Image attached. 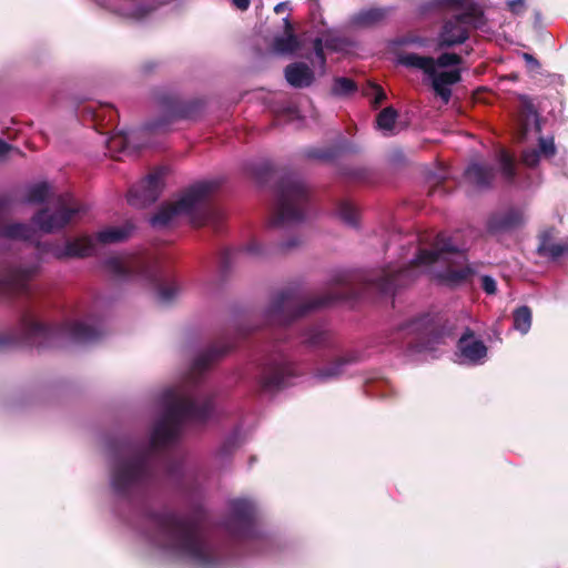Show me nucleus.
Instances as JSON below:
<instances>
[{
  "instance_id": "1",
  "label": "nucleus",
  "mask_w": 568,
  "mask_h": 568,
  "mask_svg": "<svg viewBox=\"0 0 568 568\" xmlns=\"http://www.w3.org/2000/svg\"><path fill=\"white\" fill-rule=\"evenodd\" d=\"M232 348L230 343L210 346L196 356L185 383L160 393V416L148 442L129 438L109 442L110 487L118 498L132 500L141 496L160 469L173 479L182 477V462L169 458L162 450L174 445L187 426L203 425L213 417L215 393L200 387L199 376Z\"/></svg>"
},
{
  "instance_id": "2",
  "label": "nucleus",
  "mask_w": 568,
  "mask_h": 568,
  "mask_svg": "<svg viewBox=\"0 0 568 568\" xmlns=\"http://www.w3.org/2000/svg\"><path fill=\"white\" fill-rule=\"evenodd\" d=\"M256 516L253 499H231L223 523L231 539L227 545L209 538L197 516L170 509L145 510L139 531L152 548L165 556L185 560L196 568H227L241 555L273 550L274 538L260 527Z\"/></svg>"
},
{
  "instance_id": "3",
  "label": "nucleus",
  "mask_w": 568,
  "mask_h": 568,
  "mask_svg": "<svg viewBox=\"0 0 568 568\" xmlns=\"http://www.w3.org/2000/svg\"><path fill=\"white\" fill-rule=\"evenodd\" d=\"M466 261L464 250L454 245L450 237L438 234L432 250H415L412 258L406 254L396 264L389 265L378 276L369 280V285L388 295L423 272H428L443 282L458 284L474 273V268L465 264Z\"/></svg>"
},
{
  "instance_id": "4",
  "label": "nucleus",
  "mask_w": 568,
  "mask_h": 568,
  "mask_svg": "<svg viewBox=\"0 0 568 568\" xmlns=\"http://www.w3.org/2000/svg\"><path fill=\"white\" fill-rule=\"evenodd\" d=\"M101 335L100 320L84 308L68 312L54 326L27 310L14 327L0 332V351L18 346L38 349L65 347L94 342Z\"/></svg>"
},
{
  "instance_id": "5",
  "label": "nucleus",
  "mask_w": 568,
  "mask_h": 568,
  "mask_svg": "<svg viewBox=\"0 0 568 568\" xmlns=\"http://www.w3.org/2000/svg\"><path fill=\"white\" fill-rule=\"evenodd\" d=\"M45 254L57 260L87 257L94 254L92 236H82L64 244L39 243L33 252L13 262L0 264V295L29 296L33 292L32 281L40 274Z\"/></svg>"
},
{
  "instance_id": "6",
  "label": "nucleus",
  "mask_w": 568,
  "mask_h": 568,
  "mask_svg": "<svg viewBox=\"0 0 568 568\" xmlns=\"http://www.w3.org/2000/svg\"><path fill=\"white\" fill-rule=\"evenodd\" d=\"M349 275L341 273L332 280L329 292L325 295L306 301L296 288H286L275 293L264 312L265 322L280 327L336 302L344 301L352 293Z\"/></svg>"
},
{
  "instance_id": "7",
  "label": "nucleus",
  "mask_w": 568,
  "mask_h": 568,
  "mask_svg": "<svg viewBox=\"0 0 568 568\" xmlns=\"http://www.w3.org/2000/svg\"><path fill=\"white\" fill-rule=\"evenodd\" d=\"M108 274L118 282H138L153 288L160 303H172L181 292L174 280H170L156 261L133 255H113L104 263Z\"/></svg>"
},
{
  "instance_id": "8",
  "label": "nucleus",
  "mask_w": 568,
  "mask_h": 568,
  "mask_svg": "<svg viewBox=\"0 0 568 568\" xmlns=\"http://www.w3.org/2000/svg\"><path fill=\"white\" fill-rule=\"evenodd\" d=\"M217 187L214 181H201L186 189L175 203L164 204L150 219L153 227L162 229L172 224L176 217L189 216L194 224L206 223L210 210L206 207L207 200Z\"/></svg>"
},
{
  "instance_id": "9",
  "label": "nucleus",
  "mask_w": 568,
  "mask_h": 568,
  "mask_svg": "<svg viewBox=\"0 0 568 568\" xmlns=\"http://www.w3.org/2000/svg\"><path fill=\"white\" fill-rule=\"evenodd\" d=\"M275 196L276 204L272 219L274 226L293 227L305 221L308 190L298 175H283L276 185Z\"/></svg>"
},
{
  "instance_id": "10",
  "label": "nucleus",
  "mask_w": 568,
  "mask_h": 568,
  "mask_svg": "<svg viewBox=\"0 0 568 568\" xmlns=\"http://www.w3.org/2000/svg\"><path fill=\"white\" fill-rule=\"evenodd\" d=\"M438 2L459 11L444 23L437 38L439 49L464 43L468 39V27L480 28L484 24V11L474 0H438Z\"/></svg>"
},
{
  "instance_id": "11",
  "label": "nucleus",
  "mask_w": 568,
  "mask_h": 568,
  "mask_svg": "<svg viewBox=\"0 0 568 568\" xmlns=\"http://www.w3.org/2000/svg\"><path fill=\"white\" fill-rule=\"evenodd\" d=\"M438 328L435 317L426 314L402 324L398 334L406 339L409 353H424L434 351L435 345L443 343L444 334Z\"/></svg>"
},
{
  "instance_id": "12",
  "label": "nucleus",
  "mask_w": 568,
  "mask_h": 568,
  "mask_svg": "<svg viewBox=\"0 0 568 568\" xmlns=\"http://www.w3.org/2000/svg\"><path fill=\"white\" fill-rule=\"evenodd\" d=\"M398 62L408 68L422 70L432 80V88L447 104L452 97L450 87L460 81V71L458 69L449 71H437L435 59L419 55L417 53H404L398 57Z\"/></svg>"
},
{
  "instance_id": "13",
  "label": "nucleus",
  "mask_w": 568,
  "mask_h": 568,
  "mask_svg": "<svg viewBox=\"0 0 568 568\" xmlns=\"http://www.w3.org/2000/svg\"><path fill=\"white\" fill-rule=\"evenodd\" d=\"M81 211V206L69 193H62L50 201V205L37 212L32 222L44 233H53L68 225Z\"/></svg>"
},
{
  "instance_id": "14",
  "label": "nucleus",
  "mask_w": 568,
  "mask_h": 568,
  "mask_svg": "<svg viewBox=\"0 0 568 568\" xmlns=\"http://www.w3.org/2000/svg\"><path fill=\"white\" fill-rule=\"evenodd\" d=\"M297 377L295 365L282 351L270 355L263 365L257 383L262 392L273 394L291 386Z\"/></svg>"
},
{
  "instance_id": "15",
  "label": "nucleus",
  "mask_w": 568,
  "mask_h": 568,
  "mask_svg": "<svg viewBox=\"0 0 568 568\" xmlns=\"http://www.w3.org/2000/svg\"><path fill=\"white\" fill-rule=\"evenodd\" d=\"M163 186L164 171L158 170L130 189L128 203L134 207L149 206L159 199Z\"/></svg>"
},
{
  "instance_id": "16",
  "label": "nucleus",
  "mask_w": 568,
  "mask_h": 568,
  "mask_svg": "<svg viewBox=\"0 0 568 568\" xmlns=\"http://www.w3.org/2000/svg\"><path fill=\"white\" fill-rule=\"evenodd\" d=\"M516 130L519 139L525 140L530 132L540 133V120L532 101L520 97L517 104Z\"/></svg>"
},
{
  "instance_id": "17",
  "label": "nucleus",
  "mask_w": 568,
  "mask_h": 568,
  "mask_svg": "<svg viewBox=\"0 0 568 568\" xmlns=\"http://www.w3.org/2000/svg\"><path fill=\"white\" fill-rule=\"evenodd\" d=\"M457 348L460 363L478 365L483 364L487 356L486 345L469 328L458 339Z\"/></svg>"
},
{
  "instance_id": "18",
  "label": "nucleus",
  "mask_w": 568,
  "mask_h": 568,
  "mask_svg": "<svg viewBox=\"0 0 568 568\" xmlns=\"http://www.w3.org/2000/svg\"><path fill=\"white\" fill-rule=\"evenodd\" d=\"M104 6L120 16L136 20L144 18L154 9L142 0H110Z\"/></svg>"
},
{
  "instance_id": "19",
  "label": "nucleus",
  "mask_w": 568,
  "mask_h": 568,
  "mask_svg": "<svg viewBox=\"0 0 568 568\" xmlns=\"http://www.w3.org/2000/svg\"><path fill=\"white\" fill-rule=\"evenodd\" d=\"M351 41L345 37H342L336 33H327L323 38H316L314 41V52L315 57L318 60L320 64L323 65L325 63L324 50H329L334 52H344L347 51L348 47H351Z\"/></svg>"
},
{
  "instance_id": "20",
  "label": "nucleus",
  "mask_w": 568,
  "mask_h": 568,
  "mask_svg": "<svg viewBox=\"0 0 568 568\" xmlns=\"http://www.w3.org/2000/svg\"><path fill=\"white\" fill-rule=\"evenodd\" d=\"M494 178L495 170L488 164L471 162L465 171L466 181L478 189L489 187Z\"/></svg>"
},
{
  "instance_id": "21",
  "label": "nucleus",
  "mask_w": 568,
  "mask_h": 568,
  "mask_svg": "<svg viewBox=\"0 0 568 568\" xmlns=\"http://www.w3.org/2000/svg\"><path fill=\"white\" fill-rule=\"evenodd\" d=\"M352 364L351 357H337L321 368H317L313 377L320 383L336 381L342 377Z\"/></svg>"
},
{
  "instance_id": "22",
  "label": "nucleus",
  "mask_w": 568,
  "mask_h": 568,
  "mask_svg": "<svg viewBox=\"0 0 568 568\" xmlns=\"http://www.w3.org/2000/svg\"><path fill=\"white\" fill-rule=\"evenodd\" d=\"M285 79L294 88H305L312 84L314 73L307 64L294 62L285 68Z\"/></svg>"
},
{
  "instance_id": "23",
  "label": "nucleus",
  "mask_w": 568,
  "mask_h": 568,
  "mask_svg": "<svg viewBox=\"0 0 568 568\" xmlns=\"http://www.w3.org/2000/svg\"><path fill=\"white\" fill-rule=\"evenodd\" d=\"M556 152V146L552 138H539V150H526L523 152L521 161L525 165L534 168L538 164L540 154L546 158L552 156Z\"/></svg>"
},
{
  "instance_id": "24",
  "label": "nucleus",
  "mask_w": 568,
  "mask_h": 568,
  "mask_svg": "<svg viewBox=\"0 0 568 568\" xmlns=\"http://www.w3.org/2000/svg\"><path fill=\"white\" fill-rule=\"evenodd\" d=\"M132 232V226L130 224H125L122 226H111L98 232L95 237H92L94 241V252L97 251V243L109 244V243H119L129 237Z\"/></svg>"
},
{
  "instance_id": "25",
  "label": "nucleus",
  "mask_w": 568,
  "mask_h": 568,
  "mask_svg": "<svg viewBox=\"0 0 568 568\" xmlns=\"http://www.w3.org/2000/svg\"><path fill=\"white\" fill-rule=\"evenodd\" d=\"M524 221V214L520 210L511 209L500 215H495L489 221L491 231L509 230L520 225Z\"/></svg>"
},
{
  "instance_id": "26",
  "label": "nucleus",
  "mask_w": 568,
  "mask_h": 568,
  "mask_svg": "<svg viewBox=\"0 0 568 568\" xmlns=\"http://www.w3.org/2000/svg\"><path fill=\"white\" fill-rule=\"evenodd\" d=\"M34 234L31 225L26 223H0V242L6 240H30Z\"/></svg>"
},
{
  "instance_id": "27",
  "label": "nucleus",
  "mask_w": 568,
  "mask_h": 568,
  "mask_svg": "<svg viewBox=\"0 0 568 568\" xmlns=\"http://www.w3.org/2000/svg\"><path fill=\"white\" fill-rule=\"evenodd\" d=\"M302 344L312 349L328 347L329 334L323 326L308 327L302 335Z\"/></svg>"
},
{
  "instance_id": "28",
  "label": "nucleus",
  "mask_w": 568,
  "mask_h": 568,
  "mask_svg": "<svg viewBox=\"0 0 568 568\" xmlns=\"http://www.w3.org/2000/svg\"><path fill=\"white\" fill-rule=\"evenodd\" d=\"M345 150L346 145L344 143L336 146L308 148L305 150V156L322 162H334L342 156Z\"/></svg>"
},
{
  "instance_id": "29",
  "label": "nucleus",
  "mask_w": 568,
  "mask_h": 568,
  "mask_svg": "<svg viewBox=\"0 0 568 568\" xmlns=\"http://www.w3.org/2000/svg\"><path fill=\"white\" fill-rule=\"evenodd\" d=\"M243 439L240 429H234L221 444L215 453L220 462L229 459L233 453L242 445Z\"/></svg>"
},
{
  "instance_id": "30",
  "label": "nucleus",
  "mask_w": 568,
  "mask_h": 568,
  "mask_svg": "<svg viewBox=\"0 0 568 568\" xmlns=\"http://www.w3.org/2000/svg\"><path fill=\"white\" fill-rule=\"evenodd\" d=\"M397 118L398 113L394 108H385L378 113L376 118L377 129L382 131L384 135L395 134Z\"/></svg>"
},
{
  "instance_id": "31",
  "label": "nucleus",
  "mask_w": 568,
  "mask_h": 568,
  "mask_svg": "<svg viewBox=\"0 0 568 568\" xmlns=\"http://www.w3.org/2000/svg\"><path fill=\"white\" fill-rule=\"evenodd\" d=\"M51 185L47 182H39L28 186L26 193V203L40 204L45 200H52Z\"/></svg>"
},
{
  "instance_id": "32",
  "label": "nucleus",
  "mask_w": 568,
  "mask_h": 568,
  "mask_svg": "<svg viewBox=\"0 0 568 568\" xmlns=\"http://www.w3.org/2000/svg\"><path fill=\"white\" fill-rule=\"evenodd\" d=\"M538 252L544 256L556 260L568 254V240L562 243H554L544 235L540 240Z\"/></svg>"
},
{
  "instance_id": "33",
  "label": "nucleus",
  "mask_w": 568,
  "mask_h": 568,
  "mask_svg": "<svg viewBox=\"0 0 568 568\" xmlns=\"http://www.w3.org/2000/svg\"><path fill=\"white\" fill-rule=\"evenodd\" d=\"M497 162L499 164L501 175L506 182L513 183L516 178V168L514 158L504 149L497 153Z\"/></svg>"
},
{
  "instance_id": "34",
  "label": "nucleus",
  "mask_w": 568,
  "mask_h": 568,
  "mask_svg": "<svg viewBox=\"0 0 568 568\" xmlns=\"http://www.w3.org/2000/svg\"><path fill=\"white\" fill-rule=\"evenodd\" d=\"M531 311L528 306H520L513 313V326L521 334H527L531 326Z\"/></svg>"
},
{
  "instance_id": "35",
  "label": "nucleus",
  "mask_w": 568,
  "mask_h": 568,
  "mask_svg": "<svg viewBox=\"0 0 568 568\" xmlns=\"http://www.w3.org/2000/svg\"><path fill=\"white\" fill-rule=\"evenodd\" d=\"M335 215L345 225L355 227V212L351 200L338 201Z\"/></svg>"
},
{
  "instance_id": "36",
  "label": "nucleus",
  "mask_w": 568,
  "mask_h": 568,
  "mask_svg": "<svg viewBox=\"0 0 568 568\" xmlns=\"http://www.w3.org/2000/svg\"><path fill=\"white\" fill-rule=\"evenodd\" d=\"M298 47L296 37L293 33L275 37L273 50L280 54L293 53Z\"/></svg>"
},
{
  "instance_id": "37",
  "label": "nucleus",
  "mask_w": 568,
  "mask_h": 568,
  "mask_svg": "<svg viewBox=\"0 0 568 568\" xmlns=\"http://www.w3.org/2000/svg\"><path fill=\"white\" fill-rule=\"evenodd\" d=\"M386 16V10L381 8H369L357 12V27L371 26L382 21Z\"/></svg>"
},
{
  "instance_id": "38",
  "label": "nucleus",
  "mask_w": 568,
  "mask_h": 568,
  "mask_svg": "<svg viewBox=\"0 0 568 568\" xmlns=\"http://www.w3.org/2000/svg\"><path fill=\"white\" fill-rule=\"evenodd\" d=\"M362 93L369 99V102L374 106L379 105L386 99V93L384 90L374 83H367Z\"/></svg>"
},
{
  "instance_id": "39",
  "label": "nucleus",
  "mask_w": 568,
  "mask_h": 568,
  "mask_svg": "<svg viewBox=\"0 0 568 568\" xmlns=\"http://www.w3.org/2000/svg\"><path fill=\"white\" fill-rule=\"evenodd\" d=\"M462 57L456 53H443L436 60V68H447L460 64Z\"/></svg>"
},
{
  "instance_id": "40",
  "label": "nucleus",
  "mask_w": 568,
  "mask_h": 568,
  "mask_svg": "<svg viewBox=\"0 0 568 568\" xmlns=\"http://www.w3.org/2000/svg\"><path fill=\"white\" fill-rule=\"evenodd\" d=\"M354 83L345 78H339L335 81L333 92L337 95L347 94L354 89Z\"/></svg>"
},
{
  "instance_id": "41",
  "label": "nucleus",
  "mask_w": 568,
  "mask_h": 568,
  "mask_svg": "<svg viewBox=\"0 0 568 568\" xmlns=\"http://www.w3.org/2000/svg\"><path fill=\"white\" fill-rule=\"evenodd\" d=\"M16 155L21 156L22 152L18 148H14L0 139V161Z\"/></svg>"
},
{
  "instance_id": "42",
  "label": "nucleus",
  "mask_w": 568,
  "mask_h": 568,
  "mask_svg": "<svg viewBox=\"0 0 568 568\" xmlns=\"http://www.w3.org/2000/svg\"><path fill=\"white\" fill-rule=\"evenodd\" d=\"M398 44H416L418 47H424L427 43V40L425 38L418 37V36H406L398 40Z\"/></svg>"
},
{
  "instance_id": "43",
  "label": "nucleus",
  "mask_w": 568,
  "mask_h": 568,
  "mask_svg": "<svg viewBox=\"0 0 568 568\" xmlns=\"http://www.w3.org/2000/svg\"><path fill=\"white\" fill-rule=\"evenodd\" d=\"M481 287L487 294H495L497 291L496 281L489 275L481 277Z\"/></svg>"
},
{
  "instance_id": "44",
  "label": "nucleus",
  "mask_w": 568,
  "mask_h": 568,
  "mask_svg": "<svg viewBox=\"0 0 568 568\" xmlns=\"http://www.w3.org/2000/svg\"><path fill=\"white\" fill-rule=\"evenodd\" d=\"M126 142H128V136L126 135H122V136H119V138H112L108 141V148L110 150H112L114 146H118L120 145L121 148L125 149L126 148Z\"/></svg>"
},
{
  "instance_id": "45",
  "label": "nucleus",
  "mask_w": 568,
  "mask_h": 568,
  "mask_svg": "<svg viewBox=\"0 0 568 568\" xmlns=\"http://www.w3.org/2000/svg\"><path fill=\"white\" fill-rule=\"evenodd\" d=\"M509 10L514 13H519L524 9V0H507Z\"/></svg>"
},
{
  "instance_id": "46",
  "label": "nucleus",
  "mask_w": 568,
  "mask_h": 568,
  "mask_svg": "<svg viewBox=\"0 0 568 568\" xmlns=\"http://www.w3.org/2000/svg\"><path fill=\"white\" fill-rule=\"evenodd\" d=\"M523 58L529 68H531V69L539 68V62L531 54L524 53Z\"/></svg>"
},
{
  "instance_id": "47",
  "label": "nucleus",
  "mask_w": 568,
  "mask_h": 568,
  "mask_svg": "<svg viewBox=\"0 0 568 568\" xmlns=\"http://www.w3.org/2000/svg\"><path fill=\"white\" fill-rule=\"evenodd\" d=\"M298 244H300V241L296 237H292L291 240H288V241H286V242L281 244V250L282 251H287V250H291L293 247H296Z\"/></svg>"
},
{
  "instance_id": "48",
  "label": "nucleus",
  "mask_w": 568,
  "mask_h": 568,
  "mask_svg": "<svg viewBox=\"0 0 568 568\" xmlns=\"http://www.w3.org/2000/svg\"><path fill=\"white\" fill-rule=\"evenodd\" d=\"M246 252L253 255H257L262 253V246L258 243H252L246 246Z\"/></svg>"
},
{
  "instance_id": "49",
  "label": "nucleus",
  "mask_w": 568,
  "mask_h": 568,
  "mask_svg": "<svg viewBox=\"0 0 568 568\" xmlns=\"http://www.w3.org/2000/svg\"><path fill=\"white\" fill-rule=\"evenodd\" d=\"M232 2L237 9L242 11L250 7V0H232Z\"/></svg>"
},
{
  "instance_id": "50",
  "label": "nucleus",
  "mask_w": 568,
  "mask_h": 568,
  "mask_svg": "<svg viewBox=\"0 0 568 568\" xmlns=\"http://www.w3.org/2000/svg\"><path fill=\"white\" fill-rule=\"evenodd\" d=\"M287 8V3L286 2H281V3H277L274 8V11L276 13H281L283 12L285 9Z\"/></svg>"
},
{
  "instance_id": "51",
  "label": "nucleus",
  "mask_w": 568,
  "mask_h": 568,
  "mask_svg": "<svg viewBox=\"0 0 568 568\" xmlns=\"http://www.w3.org/2000/svg\"><path fill=\"white\" fill-rule=\"evenodd\" d=\"M356 281H357V296H358L359 295V282L362 281V278L359 277L358 274H357Z\"/></svg>"
},
{
  "instance_id": "52",
  "label": "nucleus",
  "mask_w": 568,
  "mask_h": 568,
  "mask_svg": "<svg viewBox=\"0 0 568 568\" xmlns=\"http://www.w3.org/2000/svg\"><path fill=\"white\" fill-rule=\"evenodd\" d=\"M284 23H285L286 29H291V24H290L287 18L284 19Z\"/></svg>"
},
{
  "instance_id": "53",
  "label": "nucleus",
  "mask_w": 568,
  "mask_h": 568,
  "mask_svg": "<svg viewBox=\"0 0 568 568\" xmlns=\"http://www.w3.org/2000/svg\"><path fill=\"white\" fill-rule=\"evenodd\" d=\"M412 242H413V240H412V239H409V240H407V241H406V243H407V244H410Z\"/></svg>"
}]
</instances>
